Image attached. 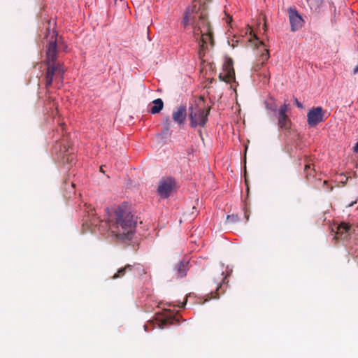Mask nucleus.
<instances>
[{"label": "nucleus", "mask_w": 358, "mask_h": 358, "mask_svg": "<svg viewBox=\"0 0 358 358\" xmlns=\"http://www.w3.org/2000/svg\"><path fill=\"white\" fill-rule=\"evenodd\" d=\"M100 171H102V172H103V166H101L100 167Z\"/></svg>", "instance_id": "obj_29"}, {"label": "nucleus", "mask_w": 358, "mask_h": 358, "mask_svg": "<svg viewBox=\"0 0 358 358\" xmlns=\"http://www.w3.org/2000/svg\"><path fill=\"white\" fill-rule=\"evenodd\" d=\"M140 270H141L140 264H134V265L127 264L124 267L119 268L117 272L112 276V279H117L119 278H122L125 275L126 273L131 272V273H133L134 274H135L134 273L135 271H140Z\"/></svg>", "instance_id": "obj_11"}, {"label": "nucleus", "mask_w": 358, "mask_h": 358, "mask_svg": "<svg viewBox=\"0 0 358 358\" xmlns=\"http://www.w3.org/2000/svg\"><path fill=\"white\" fill-rule=\"evenodd\" d=\"M354 73H357L358 72V64L353 69Z\"/></svg>", "instance_id": "obj_28"}, {"label": "nucleus", "mask_w": 358, "mask_h": 358, "mask_svg": "<svg viewBox=\"0 0 358 358\" xmlns=\"http://www.w3.org/2000/svg\"><path fill=\"white\" fill-rule=\"evenodd\" d=\"M172 115L173 120L175 122L178 124H184L187 115L186 107L183 106L178 107L176 110L173 112Z\"/></svg>", "instance_id": "obj_12"}, {"label": "nucleus", "mask_w": 358, "mask_h": 358, "mask_svg": "<svg viewBox=\"0 0 358 358\" xmlns=\"http://www.w3.org/2000/svg\"><path fill=\"white\" fill-rule=\"evenodd\" d=\"M310 159L308 157H305V167H304V173L306 180L308 182L310 181L311 178L315 177V170L314 167H312V163L310 162Z\"/></svg>", "instance_id": "obj_15"}, {"label": "nucleus", "mask_w": 358, "mask_h": 358, "mask_svg": "<svg viewBox=\"0 0 358 358\" xmlns=\"http://www.w3.org/2000/svg\"><path fill=\"white\" fill-rule=\"evenodd\" d=\"M324 113L322 107L318 106L310 109L307 114L308 124L310 127H315L318 123L324 121Z\"/></svg>", "instance_id": "obj_9"}, {"label": "nucleus", "mask_w": 358, "mask_h": 358, "mask_svg": "<svg viewBox=\"0 0 358 358\" xmlns=\"http://www.w3.org/2000/svg\"><path fill=\"white\" fill-rule=\"evenodd\" d=\"M152 103L153 104V106L150 108V113L152 114L159 113L163 109L164 102L162 99L158 98L155 99Z\"/></svg>", "instance_id": "obj_16"}, {"label": "nucleus", "mask_w": 358, "mask_h": 358, "mask_svg": "<svg viewBox=\"0 0 358 358\" xmlns=\"http://www.w3.org/2000/svg\"><path fill=\"white\" fill-rule=\"evenodd\" d=\"M288 110V104L285 102L283 105L280 106L276 113L278 119V126L280 129L289 130L291 128V120L287 115Z\"/></svg>", "instance_id": "obj_6"}, {"label": "nucleus", "mask_w": 358, "mask_h": 358, "mask_svg": "<svg viewBox=\"0 0 358 358\" xmlns=\"http://www.w3.org/2000/svg\"><path fill=\"white\" fill-rule=\"evenodd\" d=\"M239 220V217L238 215H228L227 217V222L229 223H234Z\"/></svg>", "instance_id": "obj_21"}, {"label": "nucleus", "mask_w": 358, "mask_h": 358, "mask_svg": "<svg viewBox=\"0 0 358 358\" xmlns=\"http://www.w3.org/2000/svg\"><path fill=\"white\" fill-rule=\"evenodd\" d=\"M189 110L190 125L192 127L199 126L203 127L207 121L210 113V108L204 106V101L202 98L199 99L194 106H191Z\"/></svg>", "instance_id": "obj_4"}, {"label": "nucleus", "mask_w": 358, "mask_h": 358, "mask_svg": "<svg viewBox=\"0 0 358 358\" xmlns=\"http://www.w3.org/2000/svg\"><path fill=\"white\" fill-rule=\"evenodd\" d=\"M178 321L175 317H166L162 321V324L164 325L175 324H178Z\"/></svg>", "instance_id": "obj_20"}, {"label": "nucleus", "mask_w": 358, "mask_h": 358, "mask_svg": "<svg viewBox=\"0 0 358 358\" xmlns=\"http://www.w3.org/2000/svg\"><path fill=\"white\" fill-rule=\"evenodd\" d=\"M289 18L291 24V30L296 31L302 26L303 20L296 9L289 8L288 9Z\"/></svg>", "instance_id": "obj_10"}, {"label": "nucleus", "mask_w": 358, "mask_h": 358, "mask_svg": "<svg viewBox=\"0 0 358 358\" xmlns=\"http://www.w3.org/2000/svg\"><path fill=\"white\" fill-rule=\"evenodd\" d=\"M256 42L255 45L257 47L258 49L261 48L259 51L261 52V55L259 58V61L262 64H264L268 59H269V52L268 50L264 48V44L263 41H259V38L255 36Z\"/></svg>", "instance_id": "obj_13"}, {"label": "nucleus", "mask_w": 358, "mask_h": 358, "mask_svg": "<svg viewBox=\"0 0 358 358\" xmlns=\"http://www.w3.org/2000/svg\"><path fill=\"white\" fill-rule=\"evenodd\" d=\"M353 150L355 152H358V141L355 144V145L353 148Z\"/></svg>", "instance_id": "obj_27"}, {"label": "nucleus", "mask_w": 358, "mask_h": 358, "mask_svg": "<svg viewBox=\"0 0 358 358\" xmlns=\"http://www.w3.org/2000/svg\"><path fill=\"white\" fill-rule=\"evenodd\" d=\"M169 129H170V120H169V117H167L164 120V129L163 132L167 133V132H169Z\"/></svg>", "instance_id": "obj_22"}, {"label": "nucleus", "mask_w": 358, "mask_h": 358, "mask_svg": "<svg viewBox=\"0 0 358 358\" xmlns=\"http://www.w3.org/2000/svg\"><path fill=\"white\" fill-rule=\"evenodd\" d=\"M265 106L266 109L270 110L272 112L278 113V106L273 99L265 101Z\"/></svg>", "instance_id": "obj_19"}, {"label": "nucleus", "mask_w": 358, "mask_h": 358, "mask_svg": "<svg viewBox=\"0 0 358 358\" xmlns=\"http://www.w3.org/2000/svg\"><path fill=\"white\" fill-rule=\"evenodd\" d=\"M232 59L228 58L223 65V72L219 75V79L225 83L235 81V71L234 69Z\"/></svg>", "instance_id": "obj_8"}, {"label": "nucleus", "mask_w": 358, "mask_h": 358, "mask_svg": "<svg viewBox=\"0 0 358 358\" xmlns=\"http://www.w3.org/2000/svg\"><path fill=\"white\" fill-rule=\"evenodd\" d=\"M48 99L51 101V97L50 96H48Z\"/></svg>", "instance_id": "obj_30"}, {"label": "nucleus", "mask_w": 358, "mask_h": 358, "mask_svg": "<svg viewBox=\"0 0 358 358\" xmlns=\"http://www.w3.org/2000/svg\"><path fill=\"white\" fill-rule=\"evenodd\" d=\"M44 64L47 66L45 73V87L46 90V94H49L50 87H51L54 79L59 78L61 82L63 80L65 69H64L62 63Z\"/></svg>", "instance_id": "obj_5"}, {"label": "nucleus", "mask_w": 358, "mask_h": 358, "mask_svg": "<svg viewBox=\"0 0 358 358\" xmlns=\"http://www.w3.org/2000/svg\"><path fill=\"white\" fill-rule=\"evenodd\" d=\"M350 225L347 223L342 222L337 227L336 238L339 239H346L349 236Z\"/></svg>", "instance_id": "obj_14"}, {"label": "nucleus", "mask_w": 358, "mask_h": 358, "mask_svg": "<svg viewBox=\"0 0 358 358\" xmlns=\"http://www.w3.org/2000/svg\"><path fill=\"white\" fill-rule=\"evenodd\" d=\"M294 103L298 108H303V104L296 98H294Z\"/></svg>", "instance_id": "obj_25"}, {"label": "nucleus", "mask_w": 358, "mask_h": 358, "mask_svg": "<svg viewBox=\"0 0 358 358\" xmlns=\"http://www.w3.org/2000/svg\"><path fill=\"white\" fill-rule=\"evenodd\" d=\"M73 159V156L68 155H66V162L67 163H72Z\"/></svg>", "instance_id": "obj_26"}, {"label": "nucleus", "mask_w": 358, "mask_h": 358, "mask_svg": "<svg viewBox=\"0 0 358 358\" xmlns=\"http://www.w3.org/2000/svg\"><path fill=\"white\" fill-rule=\"evenodd\" d=\"M136 223V218L123 206H119L107 221L110 232L125 243L132 238Z\"/></svg>", "instance_id": "obj_1"}, {"label": "nucleus", "mask_w": 358, "mask_h": 358, "mask_svg": "<svg viewBox=\"0 0 358 358\" xmlns=\"http://www.w3.org/2000/svg\"><path fill=\"white\" fill-rule=\"evenodd\" d=\"M45 38L48 41L45 45V59L43 63H60L57 60L58 53L60 50L67 51V45L64 39L59 36L56 31L46 29Z\"/></svg>", "instance_id": "obj_3"}, {"label": "nucleus", "mask_w": 358, "mask_h": 358, "mask_svg": "<svg viewBox=\"0 0 358 358\" xmlns=\"http://www.w3.org/2000/svg\"><path fill=\"white\" fill-rule=\"evenodd\" d=\"M220 289H221V285L219 286L217 288V290L215 292H211L210 293V299H217L220 296V294L218 293V291L220 290Z\"/></svg>", "instance_id": "obj_23"}, {"label": "nucleus", "mask_w": 358, "mask_h": 358, "mask_svg": "<svg viewBox=\"0 0 358 358\" xmlns=\"http://www.w3.org/2000/svg\"><path fill=\"white\" fill-rule=\"evenodd\" d=\"M244 216H245L246 220L248 221L249 220V217H250V211L246 207L244 209Z\"/></svg>", "instance_id": "obj_24"}, {"label": "nucleus", "mask_w": 358, "mask_h": 358, "mask_svg": "<svg viewBox=\"0 0 358 358\" xmlns=\"http://www.w3.org/2000/svg\"><path fill=\"white\" fill-rule=\"evenodd\" d=\"M187 262H180L176 268V275L178 277L182 278L186 275L187 271Z\"/></svg>", "instance_id": "obj_17"}, {"label": "nucleus", "mask_w": 358, "mask_h": 358, "mask_svg": "<svg viewBox=\"0 0 358 358\" xmlns=\"http://www.w3.org/2000/svg\"><path fill=\"white\" fill-rule=\"evenodd\" d=\"M207 15V7L205 4H199L198 8L196 5H194L186 11L182 23L185 27L192 24L196 40H199V38L209 39L210 43L213 45V33Z\"/></svg>", "instance_id": "obj_2"}, {"label": "nucleus", "mask_w": 358, "mask_h": 358, "mask_svg": "<svg viewBox=\"0 0 358 358\" xmlns=\"http://www.w3.org/2000/svg\"><path fill=\"white\" fill-rule=\"evenodd\" d=\"M199 44V50L198 52L199 57L201 59H203V57L205 55V50L207 48L208 43H210L209 39H205L199 38V40H197Z\"/></svg>", "instance_id": "obj_18"}, {"label": "nucleus", "mask_w": 358, "mask_h": 358, "mask_svg": "<svg viewBox=\"0 0 358 358\" xmlns=\"http://www.w3.org/2000/svg\"><path fill=\"white\" fill-rule=\"evenodd\" d=\"M176 189V182L172 178H162L158 185V193L164 198L169 197Z\"/></svg>", "instance_id": "obj_7"}]
</instances>
